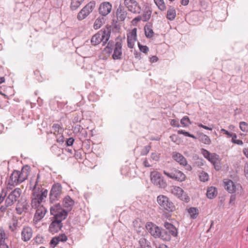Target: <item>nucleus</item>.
<instances>
[{"label":"nucleus","mask_w":248,"mask_h":248,"mask_svg":"<svg viewBox=\"0 0 248 248\" xmlns=\"http://www.w3.org/2000/svg\"><path fill=\"white\" fill-rule=\"evenodd\" d=\"M232 141L233 143L236 144H238V145H242L243 144V142L242 140H237V135L235 133L233 134V136L232 137Z\"/></svg>","instance_id":"a18cd8bd"},{"label":"nucleus","mask_w":248,"mask_h":248,"mask_svg":"<svg viewBox=\"0 0 248 248\" xmlns=\"http://www.w3.org/2000/svg\"><path fill=\"white\" fill-rule=\"evenodd\" d=\"M164 226L166 229L169 231V233H170L172 236L173 237H176L178 235V231L176 227L173 226L172 224L169 223L165 222L164 224Z\"/></svg>","instance_id":"b1692460"},{"label":"nucleus","mask_w":248,"mask_h":248,"mask_svg":"<svg viewBox=\"0 0 248 248\" xmlns=\"http://www.w3.org/2000/svg\"><path fill=\"white\" fill-rule=\"evenodd\" d=\"M34 208L37 209L34 216L33 221L34 222H37L44 217L46 212V210L43 205H40L38 206V207Z\"/></svg>","instance_id":"f3484780"},{"label":"nucleus","mask_w":248,"mask_h":248,"mask_svg":"<svg viewBox=\"0 0 248 248\" xmlns=\"http://www.w3.org/2000/svg\"><path fill=\"white\" fill-rule=\"evenodd\" d=\"M62 193V186L59 184L56 183L52 186L49 194L50 202L51 203L58 200L61 197Z\"/></svg>","instance_id":"1a4fd4ad"},{"label":"nucleus","mask_w":248,"mask_h":248,"mask_svg":"<svg viewBox=\"0 0 248 248\" xmlns=\"http://www.w3.org/2000/svg\"><path fill=\"white\" fill-rule=\"evenodd\" d=\"M62 220L56 219L52 222L49 227V231L52 233L57 232L62 227Z\"/></svg>","instance_id":"412c9836"},{"label":"nucleus","mask_w":248,"mask_h":248,"mask_svg":"<svg viewBox=\"0 0 248 248\" xmlns=\"http://www.w3.org/2000/svg\"><path fill=\"white\" fill-rule=\"evenodd\" d=\"M163 173L168 177L180 182H184L186 179V174L176 169L171 170L170 172L164 170Z\"/></svg>","instance_id":"423d86ee"},{"label":"nucleus","mask_w":248,"mask_h":248,"mask_svg":"<svg viewBox=\"0 0 248 248\" xmlns=\"http://www.w3.org/2000/svg\"><path fill=\"white\" fill-rule=\"evenodd\" d=\"M172 157L181 165L186 166L187 165V161L186 158L179 153L176 152H173Z\"/></svg>","instance_id":"6ab92c4d"},{"label":"nucleus","mask_w":248,"mask_h":248,"mask_svg":"<svg viewBox=\"0 0 248 248\" xmlns=\"http://www.w3.org/2000/svg\"><path fill=\"white\" fill-rule=\"evenodd\" d=\"M143 165L145 167H150L151 165L148 162V160L147 159H145L143 161Z\"/></svg>","instance_id":"e2e57ef3"},{"label":"nucleus","mask_w":248,"mask_h":248,"mask_svg":"<svg viewBox=\"0 0 248 248\" xmlns=\"http://www.w3.org/2000/svg\"><path fill=\"white\" fill-rule=\"evenodd\" d=\"M124 4L127 9L135 14H139L141 8L139 3L135 0H124Z\"/></svg>","instance_id":"9d476101"},{"label":"nucleus","mask_w":248,"mask_h":248,"mask_svg":"<svg viewBox=\"0 0 248 248\" xmlns=\"http://www.w3.org/2000/svg\"><path fill=\"white\" fill-rule=\"evenodd\" d=\"M137 28H135L132 30H128L127 31V46L130 48L134 47L135 42L137 41Z\"/></svg>","instance_id":"9b49d317"},{"label":"nucleus","mask_w":248,"mask_h":248,"mask_svg":"<svg viewBox=\"0 0 248 248\" xmlns=\"http://www.w3.org/2000/svg\"><path fill=\"white\" fill-rule=\"evenodd\" d=\"M208 160L214 166V168L216 170H220L221 168L220 165V160L217 154L215 153L212 154Z\"/></svg>","instance_id":"4be33fe9"},{"label":"nucleus","mask_w":248,"mask_h":248,"mask_svg":"<svg viewBox=\"0 0 248 248\" xmlns=\"http://www.w3.org/2000/svg\"><path fill=\"white\" fill-rule=\"evenodd\" d=\"M17 220L16 219L13 218L11 222L9 223V229L12 231H14L17 227Z\"/></svg>","instance_id":"58836bf2"},{"label":"nucleus","mask_w":248,"mask_h":248,"mask_svg":"<svg viewBox=\"0 0 248 248\" xmlns=\"http://www.w3.org/2000/svg\"><path fill=\"white\" fill-rule=\"evenodd\" d=\"M74 141V140L72 138H70L68 139H67L66 141V144L67 146H71L73 145Z\"/></svg>","instance_id":"bf43d9fd"},{"label":"nucleus","mask_w":248,"mask_h":248,"mask_svg":"<svg viewBox=\"0 0 248 248\" xmlns=\"http://www.w3.org/2000/svg\"><path fill=\"white\" fill-rule=\"evenodd\" d=\"M139 243L140 245V248H143L144 246L146 244V240L144 238H141L139 241Z\"/></svg>","instance_id":"6e6d98bb"},{"label":"nucleus","mask_w":248,"mask_h":248,"mask_svg":"<svg viewBox=\"0 0 248 248\" xmlns=\"http://www.w3.org/2000/svg\"><path fill=\"white\" fill-rule=\"evenodd\" d=\"M150 180L155 186L160 188H165L167 184L164 180L161 174L157 171H153L150 173Z\"/></svg>","instance_id":"0eeeda50"},{"label":"nucleus","mask_w":248,"mask_h":248,"mask_svg":"<svg viewBox=\"0 0 248 248\" xmlns=\"http://www.w3.org/2000/svg\"><path fill=\"white\" fill-rule=\"evenodd\" d=\"M105 20L103 17H98L94 21L93 28L94 30L99 29L105 23Z\"/></svg>","instance_id":"cd10ccee"},{"label":"nucleus","mask_w":248,"mask_h":248,"mask_svg":"<svg viewBox=\"0 0 248 248\" xmlns=\"http://www.w3.org/2000/svg\"><path fill=\"white\" fill-rule=\"evenodd\" d=\"M217 195V190L214 186L209 187L207 189L206 196L208 198L213 199Z\"/></svg>","instance_id":"a878e982"},{"label":"nucleus","mask_w":248,"mask_h":248,"mask_svg":"<svg viewBox=\"0 0 248 248\" xmlns=\"http://www.w3.org/2000/svg\"><path fill=\"white\" fill-rule=\"evenodd\" d=\"M151 14L152 11L149 9L144 11L143 14L141 16L142 17V21H148L150 18Z\"/></svg>","instance_id":"e433bc0d"},{"label":"nucleus","mask_w":248,"mask_h":248,"mask_svg":"<svg viewBox=\"0 0 248 248\" xmlns=\"http://www.w3.org/2000/svg\"><path fill=\"white\" fill-rule=\"evenodd\" d=\"M199 127H201V128H203L205 129H206V130H212V129H213V127H208L207 126H205V125H203L202 124H200V123H197L196 124Z\"/></svg>","instance_id":"5fc2aeb1"},{"label":"nucleus","mask_w":248,"mask_h":248,"mask_svg":"<svg viewBox=\"0 0 248 248\" xmlns=\"http://www.w3.org/2000/svg\"><path fill=\"white\" fill-rule=\"evenodd\" d=\"M200 179L201 181L205 182L209 180V175L207 173L202 171L200 173Z\"/></svg>","instance_id":"a19ab883"},{"label":"nucleus","mask_w":248,"mask_h":248,"mask_svg":"<svg viewBox=\"0 0 248 248\" xmlns=\"http://www.w3.org/2000/svg\"><path fill=\"white\" fill-rule=\"evenodd\" d=\"M8 236L4 232L1 231V248H9L7 245Z\"/></svg>","instance_id":"c756f323"},{"label":"nucleus","mask_w":248,"mask_h":248,"mask_svg":"<svg viewBox=\"0 0 248 248\" xmlns=\"http://www.w3.org/2000/svg\"><path fill=\"white\" fill-rule=\"evenodd\" d=\"M225 188L230 193H233L236 191V186L231 180L225 179L224 181Z\"/></svg>","instance_id":"5701e85b"},{"label":"nucleus","mask_w":248,"mask_h":248,"mask_svg":"<svg viewBox=\"0 0 248 248\" xmlns=\"http://www.w3.org/2000/svg\"><path fill=\"white\" fill-rule=\"evenodd\" d=\"M155 3L161 11H165L166 9V6L164 0H154Z\"/></svg>","instance_id":"f704fd0d"},{"label":"nucleus","mask_w":248,"mask_h":248,"mask_svg":"<svg viewBox=\"0 0 248 248\" xmlns=\"http://www.w3.org/2000/svg\"><path fill=\"white\" fill-rule=\"evenodd\" d=\"M58 243L59 242L55 237H53L50 241V244L53 245V247H55Z\"/></svg>","instance_id":"13d9d810"},{"label":"nucleus","mask_w":248,"mask_h":248,"mask_svg":"<svg viewBox=\"0 0 248 248\" xmlns=\"http://www.w3.org/2000/svg\"><path fill=\"white\" fill-rule=\"evenodd\" d=\"M56 239H57L58 241L59 242H65L67 240V236L64 234H62L59 235L57 237H55Z\"/></svg>","instance_id":"09e8293b"},{"label":"nucleus","mask_w":248,"mask_h":248,"mask_svg":"<svg viewBox=\"0 0 248 248\" xmlns=\"http://www.w3.org/2000/svg\"><path fill=\"white\" fill-rule=\"evenodd\" d=\"M127 13L121 8H119L116 12V17L119 21H124L126 18Z\"/></svg>","instance_id":"bb28decb"},{"label":"nucleus","mask_w":248,"mask_h":248,"mask_svg":"<svg viewBox=\"0 0 248 248\" xmlns=\"http://www.w3.org/2000/svg\"><path fill=\"white\" fill-rule=\"evenodd\" d=\"M33 235V231L31 227L26 226L23 227L21 232V239L24 242H28L31 240Z\"/></svg>","instance_id":"2eb2a0df"},{"label":"nucleus","mask_w":248,"mask_h":248,"mask_svg":"<svg viewBox=\"0 0 248 248\" xmlns=\"http://www.w3.org/2000/svg\"><path fill=\"white\" fill-rule=\"evenodd\" d=\"M170 139L174 143L179 144L181 142L180 138L176 134H173L170 136Z\"/></svg>","instance_id":"37998d69"},{"label":"nucleus","mask_w":248,"mask_h":248,"mask_svg":"<svg viewBox=\"0 0 248 248\" xmlns=\"http://www.w3.org/2000/svg\"><path fill=\"white\" fill-rule=\"evenodd\" d=\"M21 192L22 191L20 188H16L9 195L12 199H13L15 202H16L20 197Z\"/></svg>","instance_id":"c85d7f7f"},{"label":"nucleus","mask_w":248,"mask_h":248,"mask_svg":"<svg viewBox=\"0 0 248 248\" xmlns=\"http://www.w3.org/2000/svg\"><path fill=\"white\" fill-rule=\"evenodd\" d=\"M200 140L205 144H210L211 142V140L210 138L206 135H202L200 137Z\"/></svg>","instance_id":"4c0bfd02"},{"label":"nucleus","mask_w":248,"mask_h":248,"mask_svg":"<svg viewBox=\"0 0 248 248\" xmlns=\"http://www.w3.org/2000/svg\"><path fill=\"white\" fill-rule=\"evenodd\" d=\"M175 16V10L173 8H170L167 11V18L170 20H173Z\"/></svg>","instance_id":"2f4dec72"},{"label":"nucleus","mask_w":248,"mask_h":248,"mask_svg":"<svg viewBox=\"0 0 248 248\" xmlns=\"http://www.w3.org/2000/svg\"><path fill=\"white\" fill-rule=\"evenodd\" d=\"M158 59L156 56H153L150 58L151 62H155L158 61Z\"/></svg>","instance_id":"680f3d73"},{"label":"nucleus","mask_w":248,"mask_h":248,"mask_svg":"<svg viewBox=\"0 0 248 248\" xmlns=\"http://www.w3.org/2000/svg\"><path fill=\"white\" fill-rule=\"evenodd\" d=\"M84 0H71V9L73 10L78 9L83 3Z\"/></svg>","instance_id":"7c9ffc66"},{"label":"nucleus","mask_w":248,"mask_h":248,"mask_svg":"<svg viewBox=\"0 0 248 248\" xmlns=\"http://www.w3.org/2000/svg\"><path fill=\"white\" fill-rule=\"evenodd\" d=\"M157 202L162 209L168 212H173L175 210L174 204L166 196L160 195L157 197Z\"/></svg>","instance_id":"20e7f679"},{"label":"nucleus","mask_w":248,"mask_h":248,"mask_svg":"<svg viewBox=\"0 0 248 248\" xmlns=\"http://www.w3.org/2000/svg\"><path fill=\"white\" fill-rule=\"evenodd\" d=\"M96 6V2L92 0L88 2L79 12L77 15L78 20H82L86 18L94 10Z\"/></svg>","instance_id":"39448f33"},{"label":"nucleus","mask_w":248,"mask_h":248,"mask_svg":"<svg viewBox=\"0 0 248 248\" xmlns=\"http://www.w3.org/2000/svg\"><path fill=\"white\" fill-rule=\"evenodd\" d=\"M171 192L174 195L186 202H188L189 200V198L187 194L179 186H173L171 189Z\"/></svg>","instance_id":"f8f14e48"},{"label":"nucleus","mask_w":248,"mask_h":248,"mask_svg":"<svg viewBox=\"0 0 248 248\" xmlns=\"http://www.w3.org/2000/svg\"><path fill=\"white\" fill-rule=\"evenodd\" d=\"M138 45L140 51L145 54L148 53V52L149 51V48L147 46H143L141 45L140 43H138Z\"/></svg>","instance_id":"de8ad7c7"},{"label":"nucleus","mask_w":248,"mask_h":248,"mask_svg":"<svg viewBox=\"0 0 248 248\" xmlns=\"http://www.w3.org/2000/svg\"><path fill=\"white\" fill-rule=\"evenodd\" d=\"M63 129L57 124H54L52 126L51 133H53L57 138V141L59 143L64 142V137L62 135Z\"/></svg>","instance_id":"ddd939ff"},{"label":"nucleus","mask_w":248,"mask_h":248,"mask_svg":"<svg viewBox=\"0 0 248 248\" xmlns=\"http://www.w3.org/2000/svg\"><path fill=\"white\" fill-rule=\"evenodd\" d=\"M171 234L167 231L162 232L161 231V235L159 238H161L164 241H169L171 239Z\"/></svg>","instance_id":"c9c22d12"},{"label":"nucleus","mask_w":248,"mask_h":248,"mask_svg":"<svg viewBox=\"0 0 248 248\" xmlns=\"http://www.w3.org/2000/svg\"><path fill=\"white\" fill-rule=\"evenodd\" d=\"M240 129L244 132H248V124L245 122H241L239 123Z\"/></svg>","instance_id":"79ce46f5"},{"label":"nucleus","mask_w":248,"mask_h":248,"mask_svg":"<svg viewBox=\"0 0 248 248\" xmlns=\"http://www.w3.org/2000/svg\"><path fill=\"white\" fill-rule=\"evenodd\" d=\"M181 123L184 127H187L189 124H191V123L189 120V118L186 116H184L181 120Z\"/></svg>","instance_id":"ea45409f"},{"label":"nucleus","mask_w":248,"mask_h":248,"mask_svg":"<svg viewBox=\"0 0 248 248\" xmlns=\"http://www.w3.org/2000/svg\"><path fill=\"white\" fill-rule=\"evenodd\" d=\"M151 158L155 161H158L160 158V154L156 153H153L151 155Z\"/></svg>","instance_id":"3c124183"},{"label":"nucleus","mask_w":248,"mask_h":248,"mask_svg":"<svg viewBox=\"0 0 248 248\" xmlns=\"http://www.w3.org/2000/svg\"><path fill=\"white\" fill-rule=\"evenodd\" d=\"M43 238L41 236L37 235L35 239V241L36 243H41L43 241Z\"/></svg>","instance_id":"052dcab7"},{"label":"nucleus","mask_w":248,"mask_h":248,"mask_svg":"<svg viewBox=\"0 0 248 248\" xmlns=\"http://www.w3.org/2000/svg\"><path fill=\"white\" fill-rule=\"evenodd\" d=\"M140 20H142V16H138V17L134 18L132 20V23L133 25H136L137 24V23Z\"/></svg>","instance_id":"864d4df0"},{"label":"nucleus","mask_w":248,"mask_h":248,"mask_svg":"<svg viewBox=\"0 0 248 248\" xmlns=\"http://www.w3.org/2000/svg\"><path fill=\"white\" fill-rule=\"evenodd\" d=\"M177 132L179 134H183L185 136L189 137L192 138L194 139H196V137L194 135L191 134L189 133H188V132H186L183 130H178Z\"/></svg>","instance_id":"49530a36"},{"label":"nucleus","mask_w":248,"mask_h":248,"mask_svg":"<svg viewBox=\"0 0 248 248\" xmlns=\"http://www.w3.org/2000/svg\"><path fill=\"white\" fill-rule=\"evenodd\" d=\"M16 202L13 199L11 198V197L10 195H8V197L5 200V204L6 207L11 206L14 204Z\"/></svg>","instance_id":"c03bdc74"},{"label":"nucleus","mask_w":248,"mask_h":248,"mask_svg":"<svg viewBox=\"0 0 248 248\" xmlns=\"http://www.w3.org/2000/svg\"><path fill=\"white\" fill-rule=\"evenodd\" d=\"M170 124L172 126L179 127L180 126L179 122L175 119H172L170 121Z\"/></svg>","instance_id":"603ef678"},{"label":"nucleus","mask_w":248,"mask_h":248,"mask_svg":"<svg viewBox=\"0 0 248 248\" xmlns=\"http://www.w3.org/2000/svg\"><path fill=\"white\" fill-rule=\"evenodd\" d=\"M113 49L111 44L108 43L107 46L104 48L99 55V58L101 59H107L111 54Z\"/></svg>","instance_id":"aec40b11"},{"label":"nucleus","mask_w":248,"mask_h":248,"mask_svg":"<svg viewBox=\"0 0 248 248\" xmlns=\"http://www.w3.org/2000/svg\"><path fill=\"white\" fill-rule=\"evenodd\" d=\"M31 171L28 166H24L21 170H14L7 179L6 183L9 188H12L26 180Z\"/></svg>","instance_id":"f03ea898"},{"label":"nucleus","mask_w":248,"mask_h":248,"mask_svg":"<svg viewBox=\"0 0 248 248\" xmlns=\"http://www.w3.org/2000/svg\"><path fill=\"white\" fill-rule=\"evenodd\" d=\"M112 5L109 2H103L99 6V13L102 16H106L110 13Z\"/></svg>","instance_id":"dca6fc26"},{"label":"nucleus","mask_w":248,"mask_h":248,"mask_svg":"<svg viewBox=\"0 0 248 248\" xmlns=\"http://www.w3.org/2000/svg\"><path fill=\"white\" fill-rule=\"evenodd\" d=\"M158 248H169L168 246L165 244H161L159 245Z\"/></svg>","instance_id":"338daca9"},{"label":"nucleus","mask_w":248,"mask_h":248,"mask_svg":"<svg viewBox=\"0 0 248 248\" xmlns=\"http://www.w3.org/2000/svg\"><path fill=\"white\" fill-rule=\"evenodd\" d=\"M4 81H5L4 78L1 77V83L4 82Z\"/></svg>","instance_id":"774afa93"},{"label":"nucleus","mask_w":248,"mask_h":248,"mask_svg":"<svg viewBox=\"0 0 248 248\" xmlns=\"http://www.w3.org/2000/svg\"><path fill=\"white\" fill-rule=\"evenodd\" d=\"M243 152L244 155L248 158V148H244Z\"/></svg>","instance_id":"0e129e2a"},{"label":"nucleus","mask_w":248,"mask_h":248,"mask_svg":"<svg viewBox=\"0 0 248 248\" xmlns=\"http://www.w3.org/2000/svg\"><path fill=\"white\" fill-rule=\"evenodd\" d=\"M145 227L147 231L155 238L159 237L161 235V228L152 222H149L146 224Z\"/></svg>","instance_id":"4468645a"},{"label":"nucleus","mask_w":248,"mask_h":248,"mask_svg":"<svg viewBox=\"0 0 248 248\" xmlns=\"http://www.w3.org/2000/svg\"><path fill=\"white\" fill-rule=\"evenodd\" d=\"M221 131L224 132V134L227 135L229 137H232L234 133H230L229 132H228L227 130H225V129L222 128L221 129Z\"/></svg>","instance_id":"4d7b16f0"},{"label":"nucleus","mask_w":248,"mask_h":248,"mask_svg":"<svg viewBox=\"0 0 248 248\" xmlns=\"http://www.w3.org/2000/svg\"><path fill=\"white\" fill-rule=\"evenodd\" d=\"M122 43L117 42L115 43L113 48V53L112 57L114 60H120L122 55Z\"/></svg>","instance_id":"a211bd4d"},{"label":"nucleus","mask_w":248,"mask_h":248,"mask_svg":"<svg viewBox=\"0 0 248 248\" xmlns=\"http://www.w3.org/2000/svg\"><path fill=\"white\" fill-rule=\"evenodd\" d=\"M39 178V175H38L32 188L31 205L32 207H38L42 205V203L45 201L48 195L47 189L38 186Z\"/></svg>","instance_id":"f257e3e1"},{"label":"nucleus","mask_w":248,"mask_h":248,"mask_svg":"<svg viewBox=\"0 0 248 248\" xmlns=\"http://www.w3.org/2000/svg\"><path fill=\"white\" fill-rule=\"evenodd\" d=\"M74 201L69 196H66L63 200L64 206L68 210H70L74 205Z\"/></svg>","instance_id":"393cba45"},{"label":"nucleus","mask_w":248,"mask_h":248,"mask_svg":"<svg viewBox=\"0 0 248 248\" xmlns=\"http://www.w3.org/2000/svg\"><path fill=\"white\" fill-rule=\"evenodd\" d=\"M189 3V0H182L181 4L183 5H187Z\"/></svg>","instance_id":"69168bd1"},{"label":"nucleus","mask_w":248,"mask_h":248,"mask_svg":"<svg viewBox=\"0 0 248 248\" xmlns=\"http://www.w3.org/2000/svg\"><path fill=\"white\" fill-rule=\"evenodd\" d=\"M144 31L145 35L147 38H151L154 35V32L149 25H146L144 27Z\"/></svg>","instance_id":"473e14b6"},{"label":"nucleus","mask_w":248,"mask_h":248,"mask_svg":"<svg viewBox=\"0 0 248 248\" xmlns=\"http://www.w3.org/2000/svg\"><path fill=\"white\" fill-rule=\"evenodd\" d=\"M202 153L204 157L207 159L210 158V155H212L209 151L204 149H202Z\"/></svg>","instance_id":"8fccbe9b"},{"label":"nucleus","mask_w":248,"mask_h":248,"mask_svg":"<svg viewBox=\"0 0 248 248\" xmlns=\"http://www.w3.org/2000/svg\"><path fill=\"white\" fill-rule=\"evenodd\" d=\"M50 213L55 217L56 219L59 220L65 219L67 215V212L62 208L59 203L55 204L51 207Z\"/></svg>","instance_id":"6e6552de"},{"label":"nucleus","mask_w":248,"mask_h":248,"mask_svg":"<svg viewBox=\"0 0 248 248\" xmlns=\"http://www.w3.org/2000/svg\"><path fill=\"white\" fill-rule=\"evenodd\" d=\"M188 212L192 218H196L199 214V210L195 207H191L188 210Z\"/></svg>","instance_id":"72a5a7b5"},{"label":"nucleus","mask_w":248,"mask_h":248,"mask_svg":"<svg viewBox=\"0 0 248 248\" xmlns=\"http://www.w3.org/2000/svg\"><path fill=\"white\" fill-rule=\"evenodd\" d=\"M110 31L108 28L100 31L93 36L91 43L93 46H96L103 42V45L108 41L110 36Z\"/></svg>","instance_id":"7ed1b4c3"}]
</instances>
